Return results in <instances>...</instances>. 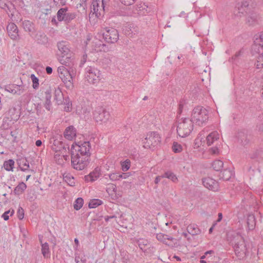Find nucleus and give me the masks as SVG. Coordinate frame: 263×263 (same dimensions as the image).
Here are the masks:
<instances>
[{
    "label": "nucleus",
    "instance_id": "obj_38",
    "mask_svg": "<svg viewBox=\"0 0 263 263\" xmlns=\"http://www.w3.org/2000/svg\"><path fill=\"white\" fill-rule=\"evenodd\" d=\"M84 200L82 198H78L74 201L73 208L76 210H79L83 206Z\"/></svg>",
    "mask_w": 263,
    "mask_h": 263
},
{
    "label": "nucleus",
    "instance_id": "obj_3",
    "mask_svg": "<svg viewBox=\"0 0 263 263\" xmlns=\"http://www.w3.org/2000/svg\"><path fill=\"white\" fill-rule=\"evenodd\" d=\"M209 119V112L206 108L202 106H198L195 107L192 113L191 119L193 123L202 126Z\"/></svg>",
    "mask_w": 263,
    "mask_h": 263
},
{
    "label": "nucleus",
    "instance_id": "obj_6",
    "mask_svg": "<svg viewBox=\"0 0 263 263\" xmlns=\"http://www.w3.org/2000/svg\"><path fill=\"white\" fill-rule=\"evenodd\" d=\"M193 129V123L189 119L184 118L178 121L177 132L182 138L188 136Z\"/></svg>",
    "mask_w": 263,
    "mask_h": 263
},
{
    "label": "nucleus",
    "instance_id": "obj_52",
    "mask_svg": "<svg viewBox=\"0 0 263 263\" xmlns=\"http://www.w3.org/2000/svg\"><path fill=\"white\" fill-rule=\"evenodd\" d=\"M132 174L130 173H119L120 180L128 178Z\"/></svg>",
    "mask_w": 263,
    "mask_h": 263
},
{
    "label": "nucleus",
    "instance_id": "obj_23",
    "mask_svg": "<svg viewBox=\"0 0 263 263\" xmlns=\"http://www.w3.org/2000/svg\"><path fill=\"white\" fill-rule=\"evenodd\" d=\"M40 241L42 246V254L45 258H49L50 256V252L48 243L47 242L43 243L41 237H40Z\"/></svg>",
    "mask_w": 263,
    "mask_h": 263
},
{
    "label": "nucleus",
    "instance_id": "obj_19",
    "mask_svg": "<svg viewBox=\"0 0 263 263\" xmlns=\"http://www.w3.org/2000/svg\"><path fill=\"white\" fill-rule=\"evenodd\" d=\"M77 135V130L73 126L67 127L64 133V137L68 140H72Z\"/></svg>",
    "mask_w": 263,
    "mask_h": 263
},
{
    "label": "nucleus",
    "instance_id": "obj_10",
    "mask_svg": "<svg viewBox=\"0 0 263 263\" xmlns=\"http://www.w3.org/2000/svg\"><path fill=\"white\" fill-rule=\"evenodd\" d=\"M103 36L106 42L111 44L116 43L119 37L117 30L111 27H105L103 29Z\"/></svg>",
    "mask_w": 263,
    "mask_h": 263
},
{
    "label": "nucleus",
    "instance_id": "obj_1",
    "mask_svg": "<svg viewBox=\"0 0 263 263\" xmlns=\"http://www.w3.org/2000/svg\"><path fill=\"white\" fill-rule=\"evenodd\" d=\"M58 51L57 53V59L59 62L67 67L74 65V59L70 49V46L68 42L61 41L57 43Z\"/></svg>",
    "mask_w": 263,
    "mask_h": 263
},
{
    "label": "nucleus",
    "instance_id": "obj_26",
    "mask_svg": "<svg viewBox=\"0 0 263 263\" xmlns=\"http://www.w3.org/2000/svg\"><path fill=\"white\" fill-rule=\"evenodd\" d=\"M100 173L97 170L91 172L88 175L85 176V180L87 181L93 182L97 180L100 176Z\"/></svg>",
    "mask_w": 263,
    "mask_h": 263
},
{
    "label": "nucleus",
    "instance_id": "obj_24",
    "mask_svg": "<svg viewBox=\"0 0 263 263\" xmlns=\"http://www.w3.org/2000/svg\"><path fill=\"white\" fill-rule=\"evenodd\" d=\"M234 175V172L230 169H224L219 174V177L223 180H229Z\"/></svg>",
    "mask_w": 263,
    "mask_h": 263
},
{
    "label": "nucleus",
    "instance_id": "obj_57",
    "mask_svg": "<svg viewBox=\"0 0 263 263\" xmlns=\"http://www.w3.org/2000/svg\"><path fill=\"white\" fill-rule=\"evenodd\" d=\"M236 9H237L238 13H240V14H243L244 12H246L245 9H243V8H242V7L239 6V4L238 3L236 6Z\"/></svg>",
    "mask_w": 263,
    "mask_h": 263
},
{
    "label": "nucleus",
    "instance_id": "obj_40",
    "mask_svg": "<svg viewBox=\"0 0 263 263\" xmlns=\"http://www.w3.org/2000/svg\"><path fill=\"white\" fill-rule=\"evenodd\" d=\"M30 78L32 82V87L34 89H37L39 86V79L34 74H31Z\"/></svg>",
    "mask_w": 263,
    "mask_h": 263
},
{
    "label": "nucleus",
    "instance_id": "obj_25",
    "mask_svg": "<svg viewBox=\"0 0 263 263\" xmlns=\"http://www.w3.org/2000/svg\"><path fill=\"white\" fill-rule=\"evenodd\" d=\"M187 232L192 235H196L200 233L201 231L198 226L195 224L189 225L186 228Z\"/></svg>",
    "mask_w": 263,
    "mask_h": 263
},
{
    "label": "nucleus",
    "instance_id": "obj_62",
    "mask_svg": "<svg viewBox=\"0 0 263 263\" xmlns=\"http://www.w3.org/2000/svg\"><path fill=\"white\" fill-rule=\"evenodd\" d=\"M116 216H106L105 217V220L106 221V222H108L110 219H111V218H115Z\"/></svg>",
    "mask_w": 263,
    "mask_h": 263
},
{
    "label": "nucleus",
    "instance_id": "obj_50",
    "mask_svg": "<svg viewBox=\"0 0 263 263\" xmlns=\"http://www.w3.org/2000/svg\"><path fill=\"white\" fill-rule=\"evenodd\" d=\"M220 150L217 146H214L210 148L209 150V152L212 155H218L219 154Z\"/></svg>",
    "mask_w": 263,
    "mask_h": 263
},
{
    "label": "nucleus",
    "instance_id": "obj_45",
    "mask_svg": "<svg viewBox=\"0 0 263 263\" xmlns=\"http://www.w3.org/2000/svg\"><path fill=\"white\" fill-rule=\"evenodd\" d=\"M173 151L175 153H180L182 150V146L177 142H174L172 146Z\"/></svg>",
    "mask_w": 263,
    "mask_h": 263
},
{
    "label": "nucleus",
    "instance_id": "obj_17",
    "mask_svg": "<svg viewBox=\"0 0 263 263\" xmlns=\"http://www.w3.org/2000/svg\"><path fill=\"white\" fill-rule=\"evenodd\" d=\"M92 49L97 52L101 51L107 52L108 50L107 46L103 43L101 41L97 39H95L93 41Z\"/></svg>",
    "mask_w": 263,
    "mask_h": 263
},
{
    "label": "nucleus",
    "instance_id": "obj_16",
    "mask_svg": "<svg viewBox=\"0 0 263 263\" xmlns=\"http://www.w3.org/2000/svg\"><path fill=\"white\" fill-rule=\"evenodd\" d=\"M203 185L209 190L217 191L219 189L218 182L211 177H206L202 179Z\"/></svg>",
    "mask_w": 263,
    "mask_h": 263
},
{
    "label": "nucleus",
    "instance_id": "obj_42",
    "mask_svg": "<svg viewBox=\"0 0 263 263\" xmlns=\"http://www.w3.org/2000/svg\"><path fill=\"white\" fill-rule=\"evenodd\" d=\"M137 243L142 250H144L145 246L148 244V240L143 238H140L137 240Z\"/></svg>",
    "mask_w": 263,
    "mask_h": 263
},
{
    "label": "nucleus",
    "instance_id": "obj_41",
    "mask_svg": "<svg viewBox=\"0 0 263 263\" xmlns=\"http://www.w3.org/2000/svg\"><path fill=\"white\" fill-rule=\"evenodd\" d=\"M255 65L257 69L263 68V52L258 56Z\"/></svg>",
    "mask_w": 263,
    "mask_h": 263
},
{
    "label": "nucleus",
    "instance_id": "obj_28",
    "mask_svg": "<svg viewBox=\"0 0 263 263\" xmlns=\"http://www.w3.org/2000/svg\"><path fill=\"white\" fill-rule=\"evenodd\" d=\"M254 46H257L263 47V32L259 34H256L254 37Z\"/></svg>",
    "mask_w": 263,
    "mask_h": 263
},
{
    "label": "nucleus",
    "instance_id": "obj_22",
    "mask_svg": "<svg viewBox=\"0 0 263 263\" xmlns=\"http://www.w3.org/2000/svg\"><path fill=\"white\" fill-rule=\"evenodd\" d=\"M150 8L144 3L139 4L137 8V13L139 15H144L150 12Z\"/></svg>",
    "mask_w": 263,
    "mask_h": 263
},
{
    "label": "nucleus",
    "instance_id": "obj_47",
    "mask_svg": "<svg viewBox=\"0 0 263 263\" xmlns=\"http://www.w3.org/2000/svg\"><path fill=\"white\" fill-rule=\"evenodd\" d=\"M167 236L168 235L161 233L157 234L156 235V238L157 240L162 242L164 243H165L166 238H167Z\"/></svg>",
    "mask_w": 263,
    "mask_h": 263
},
{
    "label": "nucleus",
    "instance_id": "obj_55",
    "mask_svg": "<svg viewBox=\"0 0 263 263\" xmlns=\"http://www.w3.org/2000/svg\"><path fill=\"white\" fill-rule=\"evenodd\" d=\"M0 8L3 9L8 8L7 0H0Z\"/></svg>",
    "mask_w": 263,
    "mask_h": 263
},
{
    "label": "nucleus",
    "instance_id": "obj_61",
    "mask_svg": "<svg viewBox=\"0 0 263 263\" xmlns=\"http://www.w3.org/2000/svg\"><path fill=\"white\" fill-rule=\"evenodd\" d=\"M61 93V91L60 89H55V99H57V96L60 95Z\"/></svg>",
    "mask_w": 263,
    "mask_h": 263
},
{
    "label": "nucleus",
    "instance_id": "obj_54",
    "mask_svg": "<svg viewBox=\"0 0 263 263\" xmlns=\"http://www.w3.org/2000/svg\"><path fill=\"white\" fill-rule=\"evenodd\" d=\"M136 0H120L121 3L124 5H131L135 2Z\"/></svg>",
    "mask_w": 263,
    "mask_h": 263
},
{
    "label": "nucleus",
    "instance_id": "obj_2",
    "mask_svg": "<svg viewBox=\"0 0 263 263\" xmlns=\"http://www.w3.org/2000/svg\"><path fill=\"white\" fill-rule=\"evenodd\" d=\"M228 240L234 246L236 255L239 259L244 258L247 252V248L243 237L239 232L234 231L228 233Z\"/></svg>",
    "mask_w": 263,
    "mask_h": 263
},
{
    "label": "nucleus",
    "instance_id": "obj_32",
    "mask_svg": "<svg viewBox=\"0 0 263 263\" xmlns=\"http://www.w3.org/2000/svg\"><path fill=\"white\" fill-rule=\"evenodd\" d=\"M63 179L70 186H73L75 185L74 178L69 174L63 176Z\"/></svg>",
    "mask_w": 263,
    "mask_h": 263
},
{
    "label": "nucleus",
    "instance_id": "obj_5",
    "mask_svg": "<svg viewBox=\"0 0 263 263\" xmlns=\"http://www.w3.org/2000/svg\"><path fill=\"white\" fill-rule=\"evenodd\" d=\"M70 67V69L68 70L63 65L60 66L58 68V72L60 78L65 84L66 87L70 88L73 87V78L75 76V72Z\"/></svg>",
    "mask_w": 263,
    "mask_h": 263
},
{
    "label": "nucleus",
    "instance_id": "obj_31",
    "mask_svg": "<svg viewBox=\"0 0 263 263\" xmlns=\"http://www.w3.org/2000/svg\"><path fill=\"white\" fill-rule=\"evenodd\" d=\"M14 165V161L12 159L5 161L4 163V167L7 171H13Z\"/></svg>",
    "mask_w": 263,
    "mask_h": 263
},
{
    "label": "nucleus",
    "instance_id": "obj_18",
    "mask_svg": "<svg viewBox=\"0 0 263 263\" xmlns=\"http://www.w3.org/2000/svg\"><path fill=\"white\" fill-rule=\"evenodd\" d=\"M8 33L12 40H16L18 37V29L16 25L13 23H9L7 27Z\"/></svg>",
    "mask_w": 263,
    "mask_h": 263
},
{
    "label": "nucleus",
    "instance_id": "obj_30",
    "mask_svg": "<svg viewBox=\"0 0 263 263\" xmlns=\"http://www.w3.org/2000/svg\"><path fill=\"white\" fill-rule=\"evenodd\" d=\"M165 244L171 247H177L178 246V240L174 238L168 236Z\"/></svg>",
    "mask_w": 263,
    "mask_h": 263
},
{
    "label": "nucleus",
    "instance_id": "obj_11",
    "mask_svg": "<svg viewBox=\"0 0 263 263\" xmlns=\"http://www.w3.org/2000/svg\"><path fill=\"white\" fill-rule=\"evenodd\" d=\"M63 137L60 134L52 135L49 140V145L51 148L55 152H61L65 148L62 141Z\"/></svg>",
    "mask_w": 263,
    "mask_h": 263
},
{
    "label": "nucleus",
    "instance_id": "obj_63",
    "mask_svg": "<svg viewBox=\"0 0 263 263\" xmlns=\"http://www.w3.org/2000/svg\"><path fill=\"white\" fill-rule=\"evenodd\" d=\"M42 144V142L40 140H37L35 142V145L36 146L39 147L41 146Z\"/></svg>",
    "mask_w": 263,
    "mask_h": 263
},
{
    "label": "nucleus",
    "instance_id": "obj_7",
    "mask_svg": "<svg viewBox=\"0 0 263 263\" xmlns=\"http://www.w3.org/2000/svg\"><path fill=\"white\" fill-rule=\"evenodd\" d=\"M161 142V137L157 132L148 133L143 141V147L145 148L153 149L159 145Z\"/></svg>",
    "mask_w": 263,
    "mask_h": 263
},
{
    "label": "nucleus",
    "instance_id": "obj_15",
    "mask_svg": "<svg viewBox=\"0 0 263 263\" xmlns=\"http://www.w3.org/2000/svg\"><path fill=\"white\" fill-rule=\"evenodd\" d=\"M5 90L13 95H21L25 90L24 85L11 84L6 86Z\"/></svg>",
    "mask_w": 263,
    "mask_h": 263
},
{
    "label": "nucleus",
    "instance_id": "obj_8",
    "mask_svg": "<svg viewBox=\"0 0 263 263\" xmlns=\"http://www.w3.org/2000/svg\"><path fill=\"white\" fill-rule=\"evenodd\" d=\"M71 161L73 167L79 171L84 170L89 163V158L80 155L79 153H71Z\"/></svg>",
    "mask_w": 263,
    "mask_h": 263
},
{
    "label": "nucleus",
    "instance_id": "obj_9",
    "mask_svg": "<svg viewBox=\"0 0 263 263\" xmlns=\"http://www.w3.org/2000/svg\"><path fill=\"white\" fill-rule=\"evenodd\" d=\"M91 145L89 141H84L83 142H78L72 145L71 147V152L73 151L79 153L80 156L89 158L90 153V149Z\"/></svg>",
    "mask_w": 263,
    "mask_h": 263
},
{
    "label": "nucleus",
    "instance_id": "obj_13",
    "mask_svg": "<svg viewBox=\"0 0 263 263\" xmlns=\"http://www.w3.org/2000/svg\"><path fill=\"white\" fill-rule=\"evenodd\" d=\"M109 112L102 108L97 109L93 113V118L98 123H106L109 120Z\"/></svg>",
    "mask_w": 263,
    "mask_h": 263
},
{
    "label": "nucleus",
    "instance_id": "obj_59",
    "mask_svg": "<svg viewBox=\"0 0 263 263\" xmlns=\"http://www.w3.org/2000/svg\"><path fill=\"white\" fill-rule=\"evenodd\" d=\"M46 71L47 73H48L49 74H51L52 72V67H49V66L46 67Z\"/></svg>",
    "mask_w": 263,
    "mask_h": 263
},
{
    "label": "nucleus",
    "instance_id": "obj_39",
    "mask_svg": "<svg viewBox=\"0 0 263 263\" xmlns=\"http://www.w3.org/2000/svg\"><path fill=\"white\" fill-rule=\"evenodd\" d=\"M19 166L23 171H26L28 170L29 167V162L26 159H23L20 161Z\"/></svg>",
    "mask_w": 263,
    "mask_h": 263
},
{
    "label": "nucleus",
    "instance_id": "obj_35",
    "mask_svg": "<svg viewBox=\"0 0 263 263\" xmlns=\"http://www.w3.org/2000/svg\"><path fill=\"white\" fill-rule=\"evenodd\" d=\"M121 170L123 172L127 171L130 167V161L126 159L124 161L121 162Z\"/></svg>",
    "mask_w": 263,
    "mask_h": 263
},
{
    "label": "nucleus",
    "instance_id": "obj_43",
    "mask_svg": "<svg viewBox=\"0 0 263 263\" xmlns=\"http://www.w3.org/2000/svg\"><path fill=\"white\" fill-rule=\"evenodd\" d=\"M24 29L28 32L32 31L33 26L31 23L29 21H24L23 24Z\"/></svg>",
    "mask_w": 263,
    "mask_h": 263
},
{
    "label": "nucleus",
    "instance_id": "obj_46",
    "mask_svg": "<svg viewBox=\"0 0 263 263\" xmlns=\"http://www.w3.org/2000/svg\"><path fill=\"white\" fill-rule=\"evenodd\" d=\"M251 0H244L241 2L240 3H238L239 6L242 7L245 9V11H246L247 8L250 5V3H252Z\"/></svg>",
    "mask_w": 263,
    "mask_h": 263
},
{
    "label": "nucleus",
    "instance_id": "obj_34",
    "mask_svg": "<svg viewBox=\"0 0 263 263\" xmlns=\"http://www.w3.org/2000/svg\"><path fill=\"white\" fill-rule=\"evenodd\" d=\"M223 166V162L220 160L214 161L212 164L213 168L216 171H219Z\"/></svg>",
    "mask_w": 263,
    "mask_h": 263
},
{
    "label": "nucleus",
    "instance_id": "obj_21",
    "mask_svg": "<svg viewBox=\"0 0 263 263\" xmlns=\"http://www.w3.org/2000/svg\"><path fill=\"white\" fill-rule=\"evenodd\" d=\"M123 31L126 35H132L138 32V28L135 27L134 24L128 23L124 26Z\"/></svg>",
    "mask_w": 263,
    "mask_h": 263
},
{
    "label": "nucleus",
    "instance_id": "obj_60",
    "mask_svg": "<svg viewBox=\"0 0 263 263\" xmlns=\"http://www.w3.org/2000/svg\"><path fill=\"white\" fill-rule=\"evenodd\" d=\"M163 178L162 176H157L155 179V183L158 184L161 180V178Z\"/></svg>",
    "mask_w": 263,
    "mask_h": 263
},
{
    "label": "nucleus",
    "instance_id": "obj_29",
    "mask_svg": "<svg viewBox=\"0 0 263 263\" xmlns=\"http://www.w3.org/2000/svg\"><path fill=\"white\" fill-rule=\"evenodd\" d=\"M27 186L24 182L20 183L15 188L14 193L16 195H20L26 189Z\"/></svg>",
    "mask_w": 263,
    "mask_h": 263
},
{
    "label": "nucleus",
    "instance_id": "obj_36",
    "mask_svg": "<svg viewBox=\"0 0 263 263\" xmlns=\"http://www.w3.org/2000/svg\"><path fill=\"white\" fill-rule=\"evenodd\" d=\"M163 177L171 179L172 181L175 182L177 181L178 179L176 176L172 172L168 171L165 172L163 175Z\"/></svg>",
    "mask_w": 263,
    "mask_h": 263
},
{
    "label": "nucleus",
    "instance_id": "obj_48",
    "mask_svg": "<svg viewBox=\"0 0 263 263\" xmlns=\"http://www.w3.org/2000/svg\"><path fill=\"white\" fill-rule=\"evenodd\" d=\"M75 260L76 263H86V259L83 254H79L76 256Z\"/></svg>",
    "mask_w": 263,
    "mask_h": 263
},
{
    "label": "nucleus",
    "instance_id": "obj_4",
    "mask_svg": "<svg viewBox=\"0 0 263 263\" xmlns=\"http://www.w3.org/2000/svg\"><path fill=\"white\" fill-rule=\"evenodd\" d=\"M84 77L88 83L95 85H97L103 78L100 70L91 66L85 68Z\"/></svg>",
    "mask_w": 263,
    "mask_h": 263
},
{
    "label": "nucleus",
    "instance_id": "obj_64",
    "mask_svg": "<svg viewBox=\"0 0 263 263\" xmlns=\"http://www.w3.org/2000/svg\"><path fill=\"white\" fill-rule=\"evenodd\" d=\"M222 213H219L217 221H220L222 219Z\"/></svg>",
    "mask_w": 263,
    "mask_h": 263
},
{
    "label": "nucleus",
    "instance_id": "obj_37",
    "mask_svg": "<svg viewBox=\"0 0 263 263\" xmlns=\"http://www.w3.org/2000/svg\"><path fill=\"white\" fill-rule=\"evenodd\" d=\"M37 42L41 44H46L48 42V37L44 33H40L37 36Z\"/></svg>",
    "mask_w": 263,
    "mask_h": 263
},
{
    "label": "nucleus",
    "instance_id": "obj_53",
    "mask_svg": "<svg viewBox=\"0 0 263 263\" xmlns=\"http://www.w3.org/2000/svg\"><path fill=\"white\" fill-rule=\"evenodd\" d=\"M44 107L48 110L51 109V100H45Z\"/></svg>",
    "mask_w": 263,
    "mask_h": 263
},
{
    "label": "nucleus",
    "instance_id": "obj_33",
    "mask_svg": "<svg viewBox=\"0 0 263 263\" xmlns=\"http://www.w3.org/2000/svg\"><path fill=\"white\" fill-rule=\"evenodd\" d=\"M103 203L102 200L98 199H93L91 200L89 203L88 206L89 208H95Z\"/></svg>",
    "mask_w": 263,
    "mask_h": 263
},
{
    "label": "nucleus",
    "instance_id": "obj_12",
    "mask_svg": "<svg viewBox=\"0 0 263 263\" xmlns=\"http://www.w3.org/2000/svg\"><path fill=\"white\" fill-rule=\"evenodd\" d=\"M109 0H102L101 6L97 0H93L91 4V12L95 14L97 17L103 14L105 6L107 4Z\"/></svg>",
    "mask_w": 263,
    "mask_h": 263
},
{
    "label": "nucleus",
    "instance_id": "obj_51",
    "mask_svg": "<svg viewBox=\"0 0 263 263\" xmlns=\"http://www.w3.org/2000/svg\"><path fill=\"white\" fill-rule=\"evenodd\" d=\"M17 213L19 219L22 220L24 218V211L22 207H19Z\"/></svg>",
    "mask_w": 263,
    "mask_h": 263
},
{
    "label": "nucleus",
    "instance_id": "obj_20",
    "mask_svg": "<svg viewBox=\"0 0 263 263\" xmlns=\"http://www.w3.org/2000/svg\"><path fill=\"white\" fill-rule=\"evenodd\" d=\"M219 138V134L217 131H213L206 136V144L210 146L214 144Z\"/></svg>",
    "mask_w": 263,
    "mask_h": 263
},
{
    "label": "nucleus",
    "instance_id": "obj_14",
    "mask_svg": "<svg viewBox=\"0 0 263 263\" xmlns=\"http://www.w3.org/2000/svg\"><path fill=\"white\" fill-rule=\"evenodd\" d=\"M67 8H62L59 10L57 12V18L59 21L70 22L73 20L76 15L74 13L68 12Z\"/></svg>",
    "mask_w": 263,
    "mask_h": 263
},
{
    "label": "nucleus",
    "instance_id": "obj_49",
    "mask_svg": "<svg viewBox=\"0 0 263 263\" xmlns=\"http://www.w3.org/2000/svg\"><path fill=\"white\" fill-rule=\"evenodd\" d=\"M14 210H12V211H11L10 210L6 211L2 215V217L3 218V219L5 220H7L9 219V214H10V216H12L14 214Z\"/></svg>",
    "mask_w": 263,
    "mask_h": 263
},
{
    "label": "nucleus",
    "instance_id": "obj_58",
    "mask_svg": "<svg viewBox=\"0 0 263 263\" xmlns=\"http://www.w3.org/2000/svg\"><path fill=\"white\" fill-rule=\"evenodd\" d=\"M46 97H45V100H51V93L49 91H46Z\"/></svg>",
    "mask_w": 263,
    "mask_h": 263
},
{
    "label": "nucleus",
    "instance_id": "obj_27",
    "mask_svg": "<svg viewBox=\"0 0 263 263\" xmlns=\"http://www.w3.org/2000/svg\"><path fill=\"white\" fill-rule=\"evenodd\" d=\"M247 225L249 230H253L255 226V216L252 214H250L247 217Z\"/></svg>",
    "mask_w": 263,
    "mask_h": 263
},
{
    "label": "nucleus",
    "instance_id": "obj_56",
    "mask_svg": "<svg viewBox=\"0 0 263 263\" xmlns=\"http://www.w3.org/2000/svg\"><path fill=\"white\" fill-rule=\"evenodd\" d=\"M54 4L59 6H61L65 5L66 0H53Z\"/></svg>",
    "mask_w": 263,
    "mask_h": 263
},
{
    "label": "nucleus",
    "instance_id": "obj_44",
    "mask_svg": "<svg viewBox=\"0 0 263 263\" xmlns=\"http://www.w3.org/2000/svg\"><path fill=\"white\" fill-rule=\"evenodd\" d=\"M109 179L112 181H116L120 180L119 173L115 172L110 173L108 175Z\"/></svg>",
    "mask_w": 263,
    "mask_h": 263
}]
</instances>
